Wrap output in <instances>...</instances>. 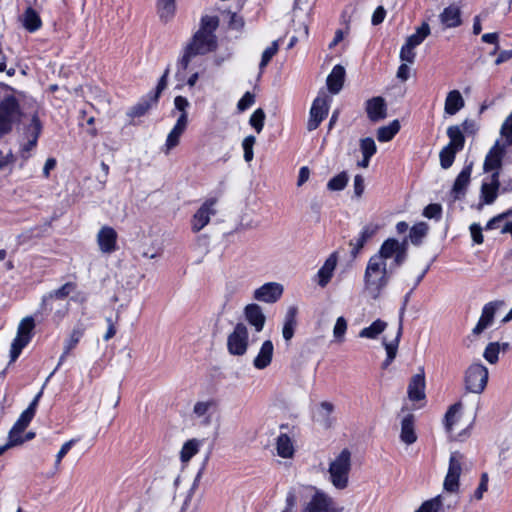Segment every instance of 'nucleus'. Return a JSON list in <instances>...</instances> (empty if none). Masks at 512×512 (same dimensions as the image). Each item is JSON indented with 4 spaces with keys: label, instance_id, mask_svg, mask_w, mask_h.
I'll list each match as a JSON object with an SVG mask.
<instances>
[{
    "label": "nucleus",
    "instance_id": "obj_59",
    "mask_svg": "<svg viewBox=\"0 0 512 512\" xmlns=\"http://www.w3.org/2000/svg\"><path fill=\"white\" fill-rule=\"evenodd\" d=\"M500 133L506 138L507 144L512 145V113L503 122Z\"/></svg>",
    "mask_w": 512,
    "mask_h": 512
},
{
    "label": "nucleus",
    "instance_id": "obj_16",
    "mask_svg": "<svg viewBox=\"0 0 512 512\" xmlns=\"http://www.w3.org/2000/svg\"><path fill=\"white\" fill-rule=\"evenodd\" d=\"M365 110L371 122H379L387 117V105L383 97L376 96L366 101Z\"/></svg>",
    "mask_w": 512,
    "mask_h": 512
},
{
    "label": "nucleus",
    "instance_id": "obj_29",
    "mask_svg": "<svg viewBox=\"0 0 512 512\" xmlns=\"http://www.w3.org/2000/svg\"><path fill=\"white\" fill-rule=\"evenodd\" d=\"M297 308L292 306L286 312L284 325L282 328V335L286 342H289L295 333V328L297 326Z\"/></svg>",
    "mask_w": 512,
    "mask_h": 512
},
{
    "label": "nucleus",
    "instance_id": "obj_38",
    "mask_svg": "<svg viewBox=\"0 0 512 512\" xmlns=\"http://www.w3.org/2000/svg\"><path fill=\"white\" fill-rule=\"evenodd\" d=\"M386 327L387 323L385 321L377 319L370 326L363 328L359 333V337L376 339L378 335L385 330Z\"/></svg>",
    "mask_w": 512,
    "mask_h": 512
},
{
    "label": "nucleus",
    "instance_id": "obj_52",
    "mask_svg": "<svg viewBox=\"0 0 512 512\" xmlns=\"http://www.w3.org/2000/svg\"><path fill=\"white\" fill-rule=\"evenodd\" d=\"M265 113L261 108H258L251 115L249 123L256 130L257 133H260L264 126Z\"/></svg>",
    "mask_w": 512,
    "mask_h": 512
},
{
    "label": "nucleus",
    "instance_id": "obj_18",
    "mask_svg": "<svg viewBox=\"0 0 512 512\" xmlns=\"http://www.w3.org/2000/svg\"><path fill=\"white\" fill-rule=\"evenodd\" d=\"M244 316L247 322L254 327L256 332H261L266 322V316L263 313L262 308L255 303H251L245 306Z\"/></svg>",
    "mask_w": 512,
    "mask_h": 512
},
{
    "label": "nucleus",
    "instance_id": "obj_9",
    "mask_svg": "<svg viewBox=\"0 0 512 512\" xmlns=\"http://www.w3.org/2000/svg\"><path fill=\"white\" fill-rule=\"evenodd\" d=\"M329 111L328 98L316 97L312 103L309 119L307 122L308 131H313L319 127L321 122L326 118Z\"/></svg>",
    "mask_w": 512,
    "mask_h": 512
},
{
    "label": "nucleus",
    "instance_id": "obj_23",
    "mask_svg": "<svg viewBox=\"0 0 512 512\" xmlns=\"http://www.w3.org/2000/svg\"><path fill=\"white\" fill-rule=\"evenodd\" d=\"M439 18L446 28H455L462 24L461 10L455 4H451L444 8L440 13Z\"/></svg>",
    "mask_w": 512,
    "mask_h": 512
},
{
    "label": "nucleus",
    "instance_id": "obj_20",
    "mask_svg": "<svg viewBox=\"0 0 512 512\" xmlns=\"http://www.w3.org/2000/svg\"><path fill=\"white\" fill-rule=\"evenodd\" d=\"M408 397L411 401H420L425 398V374L421 372L412 376L408 385Z\"/></svg>",
    "mask_w": 512,
    "mask_h": 512
},
{
    "label": "nucleus",
    "instance_id": "obj_50",
    "mask_svg": "<svg viewBox=\"0 0 512 512\" xmlns=\"http://www.w3.org/2000/svg\"><path fill=\"white\" fill-rule=\"evenodd\" d=\"M461 402H457L449 407L445 414V427L447 431H451L455 424V416L461 410Z\"/></svg>",
    "mask_w": 512,
    "mask_h": 512
},
{
    "label": "nucleus",
    "instance_id": "obj_36",
    "mask_svg": "<svg viewBox=\"0 0 512 512\" xmlns=\"http://www.w3.org/2000/svg\"><path fill=\"white\" fill-rule=\"evenodd\" d=\"M429 226L425 222H419L410 228L408 238L415 246H419L427 236Z\"/></svg>",
    "mask_w": 512,
    "mask_h": 512
},
{
    "label": "nucleus",
    "instance_id": "obj_39",
    "mask_svg": "<svg viewBox=\"0 0 512 512\" xmlns=\"http://www.w3.org/2000/svg\"><path fill=\"white\" fill-rule=\"evenodd\" d=\"M157 8L160 19L168 22L175 13V0H158Z\"/></svg>",
    "mask_w": 512,
    "mask_h": 512
},
{
    "label": "nucleus",
    "instance_id": "obj_55",
    "mask_svg": "<svg viewBox=\"0 0 512 512\" xmlns=\"http://www.w3.org/2000/svg\"><path fill=\"white\" fill-rule=\"evenodd\" d=\"M423 216L429 219L439 220L442 216V206L438 203H431L423 210Z\"/></svg>",
    "mask_w": 512,
    "mask_h": 512
},
{
    "label": "nucleus",
    "instance_id": "obj_64",
    "mask_svg": "<svg viewBox=\"0 0 512 512\" xmlns=\"http://www.w3.org/2000/svg\"><path fill=\"white\" fill-rule=\"evenodd\" d=\"M255 101V97L252 93L246 92L242 98L238 101L237 108L240 111L248 109Z\"/></svg>",
    "mask_w": 512,
    "mask_h": 512
},
{
    "label": "nucleus",
    "instance_id": "obj_17",
    "mask_svg": "<svg viewBox=\"0 0 512 512\" xmlns=\"http://www.w3.org/2000/svg\"><path fill=\"white\" fill-rule=\"evenodd\" d=\"M378 230V224L369 223L363 227L358 238L350 240L349 245L352 247L350 253L353 258L357 257L366 242L371 239Z\"/></svg>",
    "mask_w": 512,
    "mask_h": 512
},
{
    "label": "nucleus",
    "instance_id": "obj_48",
    "mask_svg": "<svg viewBox=\"0 0 512 512\" xmlns=\"http://www.w3.org/2000/svg\"><path fill=\"white\" fill-rule=\"evenodd\" d=\"M278 49H279V44H278V40H276V41L272 42L271 46L267 47L263 51L261 61L259 64V68L261 70L264 69L268 65V63L271 61L273 56L277 53Z\"/></svg>",
    "mask_w": 512,
    "mask_h": 512
},
{
    "label": "nucleus",
    "instance_id": "obj_13",
    "mask_svg": "<svg viewBox=\"0 0 512 512\" xmlns=\"http://www.w3.org/2000/svg\"><path fill=\"white\" fill-rule=\"evenodd\" d=\"M118 234L110 226H103L97 233V244L103 254H111L117 250Z\"/></svg>",
    "mask_w": 512,
    "mask_h": 512
},
{
    "label": "nucleus",
    "instance_id": "obj_42",
    "mask_svg": "<svg viewBox=\"0 0 512 512\" xmlns=\"http://www.w3.org/2000/svg\"><path fill=\"white\" fill-rule=\"evenodd\" d=\"M200 441L197 439H190L186 441L180 453L182 462H188L199 450Z\"/></svg>",
    "mask_w": 512,
    "mask_h": 512
},
{
    "label": "nucleus",
    "instance_id": "obj_46",
    "mask_svg": "<svg viewBox=\"0 0 512 512\" xmlns=\"http://www.w3.org/2000/svg\"><path fill=\"white\" fill-rule=\"evenodd\" d=\"M38 141L33 139H22L20 137L19 156L26 162L31 157V152L36 148Z\"/></svg>",
    "mask_w": 512,
    "mask_h": 512
},
{
    "label": "nucleus",
    "instance_id": "obj_28",
    "mask_svg": "<svg viewBox=\"0 0 512 512\" xmlns=\"http://www.w3.org/2000/svg\"><path fill=\"white\" fill-rule=\"evenodd\" d=\"M415 417L413 414H407L401 421L400 439L407 445H411L417 440L414 429Z\"/></svg>",
    "mask_w": 512,
    "mask_h": 512
},
{
    "label": "nucleus",
    "instance_id": "obj_41",
    "mask_svg": "<svg viewBox=\"0 0 512 512\" xmlns=\"http://www.w3.org/2000/svg\"><path fill=\"white\" fill-rule=\"evenodd\" d=\"M85 332V326L82 323H78L72 330L70 337L66 340L64 349H66V353H70L77 344L80 339L83 337Z\"/></svg>",
    "mask_w": 512,
    "mask_h": 512
},
{
    "label": "nucleus",
    "instance_id": "obj_37",
    "mask_svg": "<svg viewBox=\"0 0 512 512\" xmlns=\"http://www.w3.org/2000/svg\"><path fill=\"white\" fill-rule=\"evenodd\" d=\"M447 136L450 139V142L447 144V146L453 147L460 151L464 148L465 137L463 135L461 128L458 125L448 127Z\"/></svg>",
    "mask_w": 512,
    "mask_h": 512
},
{
    "label": "nucleus",
    "instance_id": "obj_49",
    "mask_svg": "<svg viewBox=\"0 0 512 512\" xmlns=\"http://www.w3.org/2000/svg\"><path fill=\"white\" fill-rule=\"evenodd\" d=\"M463 458V455L460 452H452L450 459H449V467L448 472L449 474L458 475L461 474V460Z\"/></svg>",
    "mask_w": 512,
    "mask_h": 512
},
{
    "label": "nucleus",
    "instance_id": "obj_8",
    "mask_svg": "<svg viewBox=\"0 0 512 512\" xmlns=\"http://www.w3.org/2000/svg\"><path fill=\"white\" fill-rule=\"evenodd\" d=\"M216 202L217 200L215 198H209L195 212L191 220L193 232L197 233L201 231L209 223L211 216L216 214V210L214 209Z\"/></svg>",
    "mask_w": 512,
    "mask_h": 512
},
{
    "label": "nucleus",
    "instance_id": "obj_56",
    "mask_svg": "<svg viewBox=\"0 0 512 512\" xmlns=\"http://www.w3.org/2000/svg\"><path fill=\"white\" fill-rule=\"evenodd\" d=\"M320 408L324 411L322 420L323 426L325 428H330L333 424V419L330 417V415L334 411V405L330 402L323 401L320 403Z\"/></svg>",
    "mask_w": 512,
    "mask_h": 512
},
{
    "label": "nucleus",
    "instance_id": "obj_2",
    "mask_svg": "<svg viewBox=\"0 0 512 512\" xmlns=\"http://www.w3.org/2000/svg\"><path fill=\"white\" fill-rule=\"evenodd\" d=\"M21 116L16 97L12 94L6 95L0 101V139L12 131L13 125L20 121Z\"/></svg>",
    "mask_w": 512,
    "mask_h": 512
},
{
    "label": "nucleus",
    "instance_id": "obj_30",
    "mask_svg": "<svg viewBox=\"0 0 512 512\" xmlns=\"http://www.w3.org/2000/svg\"><path fill=\"white\" fill-rule=\"evenodd\" d=\"M277 454L282 458H291L294 454L292 438L287 432H281L276 440Z\"/></svg>",
    "mask_w": 512,
    "mask_h": 512
},
{
    "label": "nucleus",
    "instance_id": "obj_35",
    "mask_svg": "<svg viewBox=\"0 0 512 512\" xmlns=\"http://www.w3.org/2000/svg\"><path fill=\"white\" fill-rule=\"evenodd\" d=\"M401 126L399 120H393L389 125L379 127L377 130V139L379 142H388L399 132Z\"/></svg>",
    "mask_w": 512,
    "mask_h": 512
},
{
    "label": "nucleus",
    "instance_id": "obj_60",
    "mask_svg": "<svg viewBox=\"0 0 512 512\" xmlns=\"http://www.w3.org/2000/svg\"><path fill=\"white\" fill-rule=\"evenodd\" d=\"M414 49H415L414 47L410 46L409 44H407L405 42V44L402 46L401 51H400L401 61L410 63V64L414 63L415 56H416Z\"/></svg>",
    "mask_w": 512,
    "mask_h": 512
},
{
    "label": "nucleus",
    "instance_id": "obj_51",
    "mask_svg": "<svg viewBox=\"0 0 512 512\" xmlns=\"http://www.w3.org/2000/svg\"><path fill=\"white\" fill-rule=\"evenodd\" d=\"M442 506L441 497L437 496L422 503L415 512H438Z\"/></svg>",
    "mask_w": 512,
    "mask_h": 512
},
{
    "label": "nucleus",
    "instance_id": "obj_45",
    "mask_svg": "<svg viewBox=\"0 0 512 512\" xmlns=\"http://www.w3.org/2000/svg\"><path fill=\"white\" fill-rule=\"evenodd\" d=\"M348 175L345 171L331 178L327 183V189L330 191H342L348 183Z\"/></svg>",
    "mask_w": 512,
    "mask_h": 512
},
{
    "label": "nucleus",
    "instance_id": "obj_19",
    "mask_svg": "<svg viewBox=\"0 0 512 512\" xmlns=\"http://www.w3.org/2000/svg\"><path fill=\"white\" fill-rule=\"evenodd\" d=\"M206 53H208L207 48H200L195 43L190 42L186 46L183 56L178 60L176 78L180 80L183 77L184 71L188 68L189 63L194 56L204 55Z\"/></svg>",
    "mask_w": 512,
    "mask_h": 512
},
{
    "label": "nucleus",
    "instance_id": "obj_7",
    "mask_svg": "<svg viewBox=\"0 0 512 512\" xmlns=\"http://www.w3.org/2000/svg\"><path fill=\"white\" fill-rule=\"evenodd\" d=\"M249 346V333L247 326L239 322L227 337V350L233 356H242Z\"/></svg>",
    "mask_w": 512,
    "mask_h": 512
},
{
    "label": "nucleus",
    "instance_id": "obj_6",
    "mask_svg": "<svg viewBox=\"0 0 512 512\" xmlns=\"http://www.w3.org/2000/svg\"><path fill=\"white\" fill-rule=\"evenodd\" d=\"M488 382V369L481 363L471 364L464 375V384L467 392L480 394Z\"/></svg>",
    "mask_w": 512,
    "mask_h": 512
},
{
    "label": "nucleus",
    "instance_id": "obj_63",
    "mask_svg": "<svg viewBox=\"0 0 512 512\" xmlns=\"http://www.w3.org/2000/svg\"><path fill=\"white\" fill-rule=\"evenodd\" d=\"M471 237L476 244H482L484 237L482 234L483 228L478 223H472L469 227Z\"/></svg>",
    "mask_w": 512,
    "mask_h": 512
},
{
    "label": "nucleus",
    "instance_id": "obj_58",
    "mask_svg": "<svg viewBox=\"0 0 512 512\" xmlns=\"http://www.w3.org/2000/svg\"><path fill=\"white\" fill-rule=\"evenodd\" d=\"M347 330V321L344 317H338L333 329V335L338 341H342Z\"/></svg>",
    "mask_w": 512,
    "mask_h": 512
},
{
    "label": "nucleus",
    "instance_id": "obj_12",
    "mask_svg": "<svg viewBox=\"0 0 512 512\" xmlns=\"http://www.w3.org/2000/svg\"><path fill=\"white\" fill-rule=\"evenodd\" d=\"M502 305H504V301L500 300L491 301L484 305L481 316L476 326L472 330L473 335H480L485 329H487L493 323L495 313L497 309Z\"/></svg>",
    "mask_w": 512,
    "mask_h": 512
},
{
    "label": "nucleus",
    "instance_id": "obj_10",
    "mask_svg": "<svg viewBox=\"0 0 512 512\" xmlns=\"http://www.w3.org/2000/svg\"><path fill=\"white\" fill-rule=\"evenodd\" d=\"M337 509L333 499L321 491H316L302 512H341Z\"/></svg>",
    "mask_w": 512,
    "mask_h": 512
},
{
    "label": "nucleus",
    "instance_id": "obj_31",
    "mask_svg": "<svg viewBox=\"0 0 512 512\" xmlns=\"http://www.w3.org/2000/svg\"><path fill=\"white\" fill-rule=\"evenodd\" d=\"M402 333L403 332H402L401 325H398V330H397L395 338L390 342H387L385 339L383 340V345H384V347L386 349V353H387V357L384 360V362L382 363L383 369H386L395 359V357L397 355L398 345H399Z\"/></svg>",
    "mask_w": 512,
    "mask_h": 512
},
{
    "label": "nucleus",
    "instance_id": "obj_5",
    "mask_svg": "<svg viewBox=\"0 0 512 512\" xmlns=\"http://www.w3.org/2000/svg\"><path fill=\"white\" fill-rule=\"evenodd\" d=\"M35 321L32 316H27L18 325L17 335L12 341L10 349V363L16 361L22 350L29 344L33 336Z\"/></svg>",
    "mask_w": 512,
    "mask_h": 512
},
{
    "label": "nucleus",
    "instance_id": "obj_33",
    "mask_svg": "<svg viewBox=\"0 0 512 512\" xmlns=\"http://www.w3.org/2000/svg\"><path fill=\"white\" fill-rule=\"evenodd\" d=\"M23 26L31 33L39 30L42 26L39 14L32 7H28L23 14Z\"/></svg>",
    "mask_w": 512,
    "mask_h": 512
},
{
    "label": "nucleus",
    "instance_id": "obj_61",
    "mask_svg": "<svg viewBox=\"0 0 512 512\" xmlns=\"http://www.w3.org/2000/svg\"><path fill=\"white\" fill-rule=\"evenodd\" d=\"M22 433L23 432L15 431L14 426H13L11 428V430L9 431L8 442L5 445H3L2 447H6V450H7L10 447H14V446L24 443V439L21 436Z\"/></svg>",
    "mask_w": 512,
    "mask_h": 512
},
{
    "label": "nucleus",
    "instance_id": "obj_3",
    "mask_svg": "<svg viewBox=\"0 0 512 512\" xmlns=\"http://www.w3.org/2000/svg\"><path fill=\"white\" fill-rule=\"evenodd\" d=\"M218 26L219 18L217 16H203L200 29L194 34L191 42L200 48H207V52L214 51L217 48V38L214 32Z\"/></svg>",
    "mask_w": 512,
    "mask_h": 512
},
{
    "label": "nucleus",
    "instance_id": "obj_43",
    "mask_svg": "<svg viewBox=\"0 0 512 512\" xmlns=\"http://www.w3.org/2000/svg\"><path fill=\"white\" fill-rule=\"evenodd\" d=\"M459 150L450 146H445L439 153L440 165L443 169L450 168L455 160L456 154Z\"/></svg>",
    "mask_w": 512,
    "mask_h": 512
},
{
    "label": "nucleus",
    "instance_id": "obj_25",
    "mask_svg": "<svg viewBox=\"0 0 512 512\" xmlns=\"http://www.w3.org/2000/svg\"><path fill=\"white\" fill-rule=\"evenodd\" d=\"M274 346L271 340H266L262 343L258 355L253 360V365L256 369L262 370L271 364L273 357Z\"/></svg>",
    "mask_w": 512,
    "mask_h": 512
},
{
    "label": "nucleus",
    "instance_id": "obj_1",
    "mask_svg": "<svg viewBox=\"0 0 512 512\" xmlns=\"http://www.w3.org/2000/svg\"><path fill=\"white\" fill-rule=\"evenodd\" d=\"M408 236L402 241L395 238L386 239L378 252L368 260L365 273V289L374 300L388 285L391 275L401 267L408 257Z\"/></svg>",
    "mask_w": 512,
    "mask_h": 512
},
{
    "label": "nucleus",
    "instance_id": "obj_27",
    "mask_svg": "<svg viewBox=\"0 0 512 512\" xmlns=\"http://www.w3.org/2000/svg\"><path fill=\"white\" fill-rule=\"evenodd\" d=\"M344 80H345L344 67L341 65H335L326 80L328 90L332 94H338L343 87Z\"/></svg>",
    "mask_w": 512,
    "mask_h": 512
},
{
    "label": "nucleus",
    "instance_id": "obj_11",
    "mask_svg": "<svg viewBox=\"0 0 512 512\" xmlns=\"http://www.w3.org/2000/svg\"><path fill=\"white\" fill-rule=\"evenodd\" d=\"M473 162L466 164L456 177L452 189L450 191L454 200H461L467 193L470 184Z\"/></svg>",
    "mask_w": 512,
    "mask_h": 512
},
{
    "label": "nucleus",
    "instance_id": "obj_57",
    "mask_svg": "<svg viewBox=\"0 0 512 512\" xmlns=\"http://www.w3.org/2000/svg\"><path fill=\"white\" fill-rule=\"evenodd\" d=\"M34 418L33 415L29 414L25 410L21 413L20 417L14 424V430L17 432H24L25 429L28 427L32 419Z\"/></svg>",
    "mask_w": 512,
    "mask_h": 512
},
{
    "label": "nucleus",
    "instance_id": "obj_34",
    "mask_svg": "<svg viewBox=\"0 0 512 512\" xmlns=\"http://www.w3.org/2000/svg\"><path fill=\"white\" fill-rule=\"evenodd\" d=\"M499 188L489 185L487 182H483L480 189V200L478 209H481L484 204L491 205L495 202L498 197Z\"/></svg>",
    "mask_w": 512,
    "mask_h": 512
},
{
    "label": "nucleus",
    "instance_id": "obj_44",
    "mask_svg": "<svg viewBox=\"0 0 512 512\" xmlns=\"http://www.w3.org/2000/svg\"><path fill=\"white\" fill-rule=\"evenodd\" d=\"M183 133H184V131L180 130L178 127H173L172 130L169 132V134L167 136L166 143H165V146L162 149V151L165 154H169V152L173 148H175L176 146L179 145L180 138H181Z\"/></svg>",
    "mask_w": 512,
    "mask_h": 512
},
{
    "label": "nucleus",
    "instance_id": "obj_15",
    "mask_svg": "<svg viewBox=\"0 0 512 512\" xmlns=\"http://www.w3.org/2000/svg\"><path fill=\"white\" fill-rule=\"evenodd\" d=\"M505 152V145H501L500 141L497 140L485 157L483 171L488 173L493 170H499L502 167Z\"/></svg>",
    "mask_w": 512,
    "mask_h": 512
},
{
    "label": "nucleus",
    "instance_id": "obj_47",
    "mask_svg": "<svg viewBox=\"0 0 512 512\" xmlns=\"http://www.w3.org/2000/svg\"><path fill=\"white\" fill-rule=\"evenodd\" d=\"M499 351H500V345L498 342H490L483 353V357L486 361H488L490 364H495L498 362L499 359Z\"/></svg>",
    "mask_w": 512,
    "mask_h": 512
},
{
    "label": "nucleus",
    "instance_id": "obj_24",
    "mask_svg": "<svg viewBox=\"0 0 512 512\" xmlns=\"http://www.w3.org/2000/svg\"><path fill=\"white\" fill-rule=\"evenodd\" d=\"M158 101L159 100L154 98L152 93H148L127 111V116L130 118L144 116L152 106L158 103Z\"/></svg>",
    "mask_w": 512,
    "mask_h": 512
},
{
    "label": "nucleus",
    "instance_id": "obj_4",
    "mask_svg": "<svg viewBox=\"0 0 512 512\" xmlns=\"http://www.w3.org/2000/svg\"><path fill=\"white\" fill-rule=\"evenodd\" d=\"M350 469L351 452L345 448L329 465L330 479L337 489H344L347 487Z\"/></svg>",
    "mask_w": 512,
    "mask_h": 512
},
{
    "label": "nucleus",
    "instance_id": "obj_21",
    "mask_svg": "<svg viewBox=\"0 0 512 512\" xmlns=\"http://www.w3.org/2000/svg\"><path fill=\"white\" fill-rule=\"evenodd\" d=\"M75 289V284L72 282H67L62 285L60 288L51 291L49 294L44 295L41 303V310L47 311L52 310L50 301L53 299H61L64 300L69 296V294Z\"/></svg>",
    "mask_w": 512,
    "mask_h": 512
},
{
    "label": "nucleus",
    "instance_id": "obj_53",
    "mask_svg": "<svg viewBox=\"0 0 512 512\" xmlns=\"http://www.w3.org/2000/svg\"><path fill=\"white\" fill-rule=\"evenodd\" d=\"M360 150L362 152V155H366V157H372L377 151V146L375 144L374 139L371 137L361 139Z\"/></svg>",
    "mask_w": 512,
    "mask_h": 512
},
{
    "label": "nucleus",
    "instance_id": "obj_54",
    "mask_svg": "<svg viewBox=\"0 0 512 512\" xmlns=\"http://www.w3.org/2000/svg\"><path fill=\"white\" fill-rule=\"evenodd\" d=\"M255 142H256V138L253 135H249V136L245 137L242 142V147L244 150V159L246 162L252 161V159L254 157L253 146H254Z\"/></svg>",
    "mask_w": 512,
    "mask_h": 512
},
{
    "label": "nucleus",
    "instance_id": "obj_32",
    "mask_svg": "<svg viewBox=\"0 0 512 512\" xmlns=\"http://www.w3.org/2000/svg\"><path fill=\"white\" fill-rule=\"evenodd\" d=\"M464 107V99L458 90H452L448 93L445 100V113L455 115Z\"/></svg>",
    "mask_w": 512,
    "mask_h": 512
},
{
    "label": "nucleus",
    "instance_id": "obj_14",
    "mask_svg": "<svg viewBox=\"0 0 512 512\" xmlns=\"http://www.w3.org/2000/svg\"><path fill=\"white\" fill-rule=\"evenodd\" d=\"M283 294V286L276 282H268L254 291L253 297L257 301L275 303Z\"/></svg>",
    "mask_w": 512,
    "mask_h": 512
},
{
    "label": "nucleus",
    "instance_id": "obj_22",
    "mask_svg": "<svg viewBox=\"0 0 512 512\" xmlns=\"http://www.w3.org/2000/svg\"><path fill=\"white\" fill-rule=\"evenodd\" d=\"M42 130H43V124H42L41 120L39 119L37 112H34L28 123H26V122L22 123L21 138L22 139H33V140L38 141V139L42 133Z\"/></svg>",
    "mask_w": 512,
    "mask_h": 512
},
{
    "label": "nucleus",
    "instance_id": "obj_62",
    "mask_svg": "<svg viewBox=\"0 0 512 512\" xmlns=\"http://www.w3.org/2000/svg\"><path fill=\"white\" fill-rule=\"evenodd\" d=\"M459 477L458 475L447 473L444 480V489L448 492H456L459 488Z\"/></svg>",
    "mask_w": 512,
    "mask_h": 512
},
{
    "label": "nucleus",
    "instance_id": "obj_40",
    "mask_svg": "<svg viewBox=\"0 0 512 512\" xmlns=\"http://www.w3.org/2000/svg\"><path fill=\"white\" fill-rule=\"evenodd\" d=\"M430 34V26L427 22H423L420 27L416 29V32L406 39V43L412 47L420 45L424 39Z\"/></svg>",
    "mask_w": 512,
    "mask_h": 512
},
{
    "label": "nucleus",
    "instance_id": "obj_26",
    "mask_svg": "<svg viewBox=\"0 0 512 512\" xmlns=\"http://www.w3.org/2000/svg\"><path fill=\"white\" fill-rule=\"evenodd\" d=\"M337 265V257L335 253H332L324 262L323 266L318 270V285L322 288L326 287L330 282L333 272Z\"/></svg>",
    "mask_w": 512,
    "mask_h": 512
}]
</instances>
